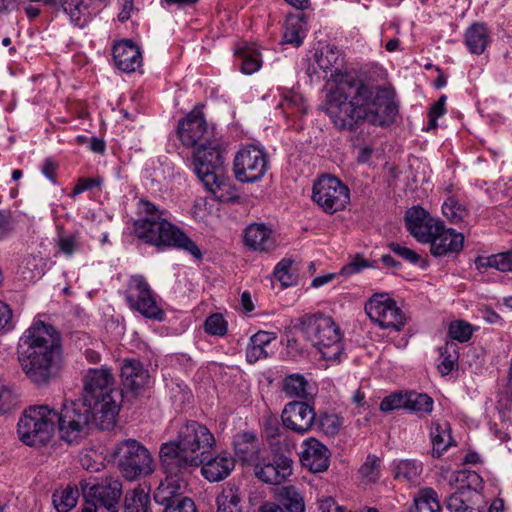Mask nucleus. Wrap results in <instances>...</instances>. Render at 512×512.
Masks as SVG:
<instances>
[{
    "label": "nucleus",
    "instance_id": "f257e3e1",
    "mask_svg": "<svg viewBox=\"0 0 512 512\" xmlns=\"http://www.w3.org/2000/svg\"><path fill=\"white\" fill-rule=\"evenodd\" d=\"M316 66L323 78L335 83L327 94L326 113L339 130L352 131L364 122L386 126L394 122L398 108L386 89H377L359 78L343 74V58L334 46H326L315 54Z\"/></svg>",
    "mask_w": 512,
    "mask_h": 512
},
{
    "label": "nucleus",
    "instance_id": "f03ea898",
    "mask_svg": "<svg viewBox=\"0 0 512 512\" xmlns=\"http://www.w3.org/2000/svg\"><path fill=\"white\" fill-rule=\"evenodd\" d=\"M62 347L59 332L50 324L35 321L20 337L18 358L27 377L46 384L57 373Z\"/></svg>",
    "mask_w": 512,
    "mask_h": 512
},
{
    "label": "nucleus",
    "instance_id": "7ed1b4c3",
    "mask_svg": "<svg viewBox=\"0 0 512 512\" xmlns=\"http://www.w3.org/2000/svg\"><path fill=\"white\" fill-rule=\"evenodd\" d=\"M171 428L176 431L175 438L163 443L159 452L163 469L174 475L190 474L210 455L215 438L197 421H173Z\"/></svg>",
    "mask_w": 512,
    "mask_h": 512
},
{
    "label": "nucleus",
    "instance_id": "20e7f679",
    "mask_svg": "<svg viewBox=\"0 0 512 512\" xmlns=\"http://www.w3.org/2000/svg\"><path fill=\"white\" fill-rule=\"evenodd\" d=\"M139 210L145 215L133 223L135 236L145 244L157 250L175 248L202 259V252L197 244L170 220V213L160 209L148 200L139 201Z\"/></svg>",
    "mask_w": 512,
    "mask_h": 512
},
{
    "label": "nucleus",
    "instance_id": "39448f33",
    "mask_svg": "<svg viewBox=\"0 0 512 512\" xmlns=\"http://www.w3.org/2000/svg\"><path fill=\"white\" fill-rule=\"evenodd\" d=\"M81 398L94 406L101 430L114 427L121 406L122 392L116 387L111 369L90 368L84 376Z\"/></svg>",
    "mask_w": 512,
    "mask_h": 512
},
{
    "label": "nucleus",
    "instance_id": "423d86ee",
    "mask_svg": "<svg viewBox=\"0 0 512 512\" xmlns=\"http://www.w3.org/2000/svg\"><path fill=\"white\" fill-rule=\"evenodd\" d=\"M293 329L301 332L326 361L337 362L343 353L339 327L334 320L322 314H305L292 321Z\"/></svg>",
    "mask_w": 512,
    "mask_h": 512
},
{
    "label": "nucleus",
    "instance_id": "0eeeda50",
    "mask_svg": "<svg viewBox=\"0 0 512 512\" xmlns=\"http://www.w3.org/2000/svg\"><path fill=\"white\" fill-rule=\"evenodd\" d=\"M96 414L92 403L81 397L65 401L56 419L60 438L68 444H75L89 434L93 424L100 429Z\"/></svg>",
    "mask_w": 512,
    "mask_h": 512
},
{
    "label": "nucleus",
    "instance_id": "6e6552de",
    "mask_svg": "<svg viewBox=\"0 0 512 512\" xmlns=\"http://www.w3.org/2000/svg\"><path fill=\"white\" fill-rule=\"evenodd\" d=\"M57 411L48 405L26 408L17 424L19 439L28 446L48 443L56 428Z\"/></svg>",
    "mask_w": 512,
    "mask_h": 512
},
{
    "label": "nucleus",
    "instance_id": "1a4fd4ad",
    "mask_svg": "<svg viewBox=\"0 0 512 512\" xmlns=\"http://www.w3.org/2000/svg\"><path fill=\"white\" fill-rule=\"evenodd\" d=\"M270 168L267 151L260 145H243L233 160V172L241 183L260 181Z\"/></svg>",
    "mask_w": 512,
    "mask_h": 512
},
{
    "label": "nucleus",
    "instance_id": "9d476101",
    "mask_svg": "<svg viewBox=\"0 0 512 512\" xmlns=\"http://www.w3.org/2000/svg\"><path fill=\"white\" fill-rule=\"evenodd\" d=\"M119 469L124 478L133 481L153 472V459L148 449L134 439H126L116 448Z\"/></svg>",
    "mask_w": 512,
    "mask_h": 512
},
{
    "label": "nucleus",
    "instance_id": "9b49d317",
    "mask_svg": "<svg viewBox=\"0 0 512 512\" xmlns=\"http://www.w3.org/2000/svg\"><path fill=\"white\" fill-rule=\"evenodd\" d=\"M125 299L132 310L139 312L145 318L163 320L164 311L158 305L156 295L144 276L133 275L130 277Z\"/></svg>",
    "mask_w": 512,
    "mask_h": 512
},
{
    "label": "nucleus",
    "instance_id": "f8f14e48",
    "mask_svg": "<svg viewBox=\"0 0 512 512\" xmlns=\"http://www.w3.org/2000/svg\"><path fill=\"white\" fill-rule=\"evenodd\" d=\"M83 497L110 512H118L122 483L118 477L89 478L81 482Z\"/></svg>",
    "mask_w": 512,
    "mask_h": 512
},
{
    "label": "nucleus",
    "instance_id": "ddd939ff",
    "mask_svg": "<svg viewBox=\"0 0 512 512\" xmlns=\"http://www.w3.org/2000/svg\"><path fill=\"white\" fill-rule=\"evenodd\" d=\"M312 200L326 213L343 210L350 201L349 188L338 178L325 175L313 184Z\"/></svg>",
    "mask_w": 512,
    "mask_h": 512
},
{
    "label": "nucleus",
    "instance_id": "4468645a",
    "mask_svg": "<svg viewBox=\"0 0 512 512\" xmlns=\"http://www.w3.org/2000/svg\"><path fill=\"white\" fill-rule=\"evenodd\" d=\"M365 312L382 329L400 331L406 322L395 300L387 294L373 295L365 304Z\"/></svg>",
    "mask_w": 512,
    "mask_h": 512
},
{
    "label": "nucleus",
    "instance_id": "2eb2a0df",
    "mask_svg": "<svg viewBox=\"0 0 512 512\" xmlns=\"http://www.w3.org/2000/svg\"><path fill=\"white\" fill-rule=\"evenodd\" d=\"M225 148L217 140L213 139L207 144H201L193 153L194 171L200 181L212 179L211 176L224 172Z\"/></svg>",
    "mask_w": 512,
    "mask_h": 512
},
{
    "label": "nucleus",
    "instance_id": "dca6fc26",
    "mask_svg": "<svg viewBox=\"0 0 512 512\" xmlns=\"http://www.w3.org/2000/svg\"><path fill=\"white\" fill-rule=\"evenodd\" d=\"M293 461L284 453L272 451L254 465L256 477L267 484L278 485L292 474Z\"/></svg>",
    "mask_w": 512,
    "mask_h": 512
},
{
    "label": "nucleus",
    "instance_id": "f3484780",
    "mask_svg": "<svg viewBox=\"0 0 512 512\" xmlns=\"http://www.w3.org/2000/svg\"><path fill=\"white\" fill-rule=\"evenodd\" d=\"M177 134L184 146L195 149L213 140L212 132L209 131L204 115L199 109H194L179 121Z\"/></svg>",
    "mask_w": 512,
    "mask_h": 512
},
{
    "label": "nucleus",
    "instance_id": "a211bd4d",
    "mask_svg": "<svg viewBox=\"0 0 512 512\" xmlns=\"http://www.w3.org/2000/svg\"><path fill=\"white\" fill-rule=\"evenodd\" d=\"M405 226L409 233L419 242L428 243L431 237L441 229L442 221L432 217L421 206H413L405 212Z\"/></svg>",
    "mask_w": 512,
    "mask_h": 512
},
{
    "label": "nucleus",
    "instance_id": "6ab92c4d",
    "mask_svg": "<svg viewBox=\"0 0 512 512\" xmlns=\"http://www.w3.org/2000/svg\"><path fill=\"white\" fill-rule=\"evenodd\" d=\"M283 426L290 431L304 435L311 431L315 419V409L304 401L287 403L281 413Z\"/></svg>",
    "mask_w": 512,
    "mask_h": 512
},
{
    "label": "nucleus",
    "instance_id": "aec40b11",
    "mask_svg": "<svg viewBox=\"0 0 512 512\" xmlns=\"http://www.w3.org/2000/svg\"><path fill=\"white\" fill-rule=\"evenodd\" d=\"M245 247L259 253H268L277 247L274 231L264 223H252L244 230Z\"/></svg>",
    "mask_w": 512,
    "mask_h": 512
},
{
    "label": "nucleus",
    "instance_id": "412c9836",
    "mask_svg": "<svg viewBox=\"0 0 512 512\" xmlns=\"http://www.w3.org/2000/svg\"><path fill=\"white\" fill-rule=\"evenodd\" d=\"M301 448L299 456L303 467L314 473L328 469L330 453L320 441L313 437L308 438L302 443Z\"/></svg>",
    "mask_w": 512,
    "mask_h": 512
},
{
    "label": "nucleus",
    "instance_id": "4be33fe9",
    "mask_svg": "<svg viewBox=\"0 0 512 512\" xmlns=\"http://www.w3.org/2000/svg\"><path fill=\"white\" fill-rule=\"evenodd\" d=\"M107 0H61L62 10L69 16L71 23L78 28H85L92 17L105 5Z\"/></svg>",
    "mask_w": 512,
    "mask_h": 512
},
{
    "label": "nucleus",
    "instance_id": "5701e85b",
    "mask_svg": "<svg viewBox=\"0 0 512 512\" xmlns=\"http://www.w3.org/2000/svg\"><path fill=\"white\" fill-rule=\"evenodd\" d=\"M430 252L435 257H442L449 253H459L464 246V236L453 229H447L441 223V229L431 237Z\"/></svg>",
    "mask_w": 512,
    "mask_h": 512
},
{
    "label": "nucleus",
    "instance_id": "b1692460",
    "mask_svg": "<svg viewBox=\"0 0 512 512\" xmlns=\"http://www.w3.org/2000/svg\"><path fill=\"white\" fill-rule=\"evenodd\" d=\"M115 66L125 72H135L142 64L139 47L132 40L125 39L117 42L112 49Z\"/></svg>",
    "mask_w": 512,
    "mask_h": 512
},
{
    "label": "nucleus",
    "instance_id": "393cba45",
    "mask_svg": "<svg viewBox=\"0 0 512 512\" xmlns=\"http://www.w3.org/2000/svg\"><path fill=\"white\" fill-rule=\"evenodd\" d=\"M201 473L209 482H219L227 478L235 467L234 458L227 454L221 453L213 458L203 461L201 464Z\"/></svg>",
    "mask_w": 512,
    "mask_h": 512
},
{
    "label": "nucleus",
    "instance_id": "a878e982",
    "mask_svg": "<svg viewBox=\"0 0 512 512\" xmlns=\"http://www.w3.org/2000/svg\"><path fill=\"white\" fill-rule=\"evenodd\" d=\"M121 378L123 385L133 393L139 392L144 388L149 380V372L146 370L140 360L127 358L121 365Z\"/></svg>",
    "mask_w": 512,
    "mask_h": 512
},
{
    "label": "nucleus",
    "instance_id": "bb28decb",
    "mask_svg": "<svg viewBox=\"0 0 512 512\" xmlns=\"http://www.w3.org/2000/svg\"><path fill=\"white\" fill-rule=\"evenodd\" d=\"M164 481L160 483L154 493V499L158 504L167 505L176 498H180L181 494L187 487L186 476L188 474L174 475L166 473Z\"/></svg>",
    "mask_w": 512,
    "mask_h": 512
},
{
    "label": "nucleus",
    "instance_id": "cd10ccee",
    "mask_svg": "<svg viewBox=\"0 0 512 512\" xmlns=\"http://www.w3.org/2000/svg\"><path fill=\"white\" fill-rule=\"evenodd\" d=\"M234 450L243 463L255 465L260 459V442L252 432L239 433L234 437Z\"/></svg>",
    "mask_w": 512,
    "mask_h": 512
},
{
    "label": "nucleus",
    "instance_id": "c85d7f7f",
    "mask_svg": "<svg viewBox=\"0 0 512 512\" xmlns=\"http://www.w3.org/2000/svg\"><path fill=\"white\" fill-rule=\"evenodd\" d=\"M276 338V333L269 331L260 330L253 334L250 337L249 343L246 347L247 362L253 364L258 360L266 359L271 354H273V351H271L269 348L271 343L275 341Z\"/></svg>",
    "mask_w": 512,
    "mask_h": 512
},
{
    "label": "nucleus",
    "instance_id": "c756f323",
    "mask_svg": "<svg viewBox=\"0 0 512 512\" xmlns=\"http://www.w3.org/2000/svg\"><path fill=\"white\" fill-rule=\"evenodd\" d=\"M212 179H204L201 182L216 200L222 203L235 201L238 196L230 179L224 176V172L214 174Z\"/></svg>",
    "mask_w": 512,
    "mask_h": 512
},
{
    "label": "nucleus",
    "instance_id": "7c9ffc66",
    "mask_svg": "<svg viewBox=\"0 0 512 512\" xmlns=\"http://www.w3.org/2000/svg\"><path fill=\"white\" fill-rule=\"evenodd\" d=\"M430 438L433 445L432 457L440 458L455 442L451 436L450 424L444 422H432Z\"/></svg>",
    "mask_w": 512,
    "mask_h": 512
},
{
    "label": "nucleus",
    "instance_id": "2f4dec72",
    "mask_svg": "<svg viewBox=\"0 0 512 512\" xmlns=\"http://www.w3.org/2000/svg\"><path fill=\"white\" fill-rule=\"evenodd\" d=\"M235 55L240 59V70L250 75L261 67L259 50L254 44L243 43L235 49Z\"/></svg>",
    "mask_w": 512,
    "mask_h": 512
},
{
    "label": "nucleus",
    "instance_id": "473e14b6",
    "mask_svg": "<svg viewBox=\"0 0 512 512\" xmlns=\"http://www.w3.org/2000/svg\"><path fill=\"white\" fill-rule=\"evenodd\" d=\"M488 43L489 33L483 23H475L466 30L465 44L471 53L477 55L482 54Z\"/></svg>",
    "mask_w": 512,
    "mask_h": 512
},
{
    "label": "nucleus",
    "instance_id": "72a5a7b5",
    "mask_svg": "<svg viewBox=\"0 0 512 512\" xmlns=\"http://www.w3.org/2000/svg\"><path fill=\"white\" fill-rule=\"evenodd\" d=\"M217 512H243L242 494L236 486H226L216 498Z\"/></svg>",
    "mask_w": 512,
    "mask_h": 512
},
{
    "label": "nucleus",
    "instance_id": "f704fd0d",
    "mask_svg": "<svg viewBox=\"0 0 512 512\" xmlns=\"http://www.w3.org/2000/svg\"><path fill=\"white\" fill-rule=\"evenodd\" d=\"M123 512H150L149 491L142 486L127 491L124 498Z\"/></svg>",
    "mask_w": 512,
    "mask_h": 512
},
{
    "label": "nucleus",
    "instance_id": "c9c22d12",
    "mask_svg": "<svg viewBox=\"0 0 512 512\" xmlns=\"http://www.w3.org/2000/svg\"><path fill=\"white\" fill-rule=\"evenodd\" d=\"M395 479L407 483H416L422 473V463L415 459L394 461Z\"/></svg>",
    "mask_w": 512,
    "mask_h": 512
},
{
    "label": "nucleus",
    "instance_id": "e433bc0d",
    "mask_svg": "<svg viewBox=\"0 0 512 512\" xmlns=\"http://www.w3.org/2000/svg\"><path fill=\"white\" fill-rule=\"evenodd\" d=\"M473 496L474 493L469 489L458 487L456 492L447 497L446 508L450 512H482L471 505Z\"/></svg>",
    "mask_w": 512,
    "mask_h": 512
},
{
    "label": "nucleus",
    "instance_id": "4c0bfd02",
    "mask_svg": "<svg viewBox=\"0 0 512 512\" xmlns=\"http://www.w3.org/2000/svg\"><path fill=\"white\" fill-rule=\"evenodd\" d=\"M441 505L437 492L432 488L421 489L414 499L409 512H440Z\"/></svg>",
    "mask_w": 512,
    "mask_h": 512
},
{
    "label": "nucleus",
    "instance_id": "58836bf2",
    "mask_svg": "<svg viewBox=\"0 0 512 512\" xmlns=\"http://www.w3.org/2000/svg\"><path fill=\"white\" fill-rule=\"evenodd\" d=\"M278 498L288 512H305L302 494L294 486H283L279 489Z\"/></svg>",
    "mask_w": 512,
    "mask_h": 512
},
{
    "label": "nucleus",
    "instance_id": "ea45409f",
    "mask_svg": "<svg viewBox=\"0 0 512 512\" xmlns=\"http://www.w3.org/2000/svg\"><path fill=\"white\" fill-rule=\"evenodd\" d=\"M406 409L416 413L429 415L433 411L434 401L426 393L416 391L405 392Z\"/></svg>",
    "mask_w": 512,
    "mask_h": 512
},
{
    "label": "nucleus",
    "instance_id": "a19ab883",
    "mask_svg": "<svg viewBox=\"0 0 512 512\" xmlns=\"http://www.w3.org/2000/svg\"><path fill=\"white\" fill-rule=\"evenodd\" d=\"M279 106L285 114L293 117H302L307 113L303 96L293 91H289L283 96Z\"/></svg>",
    "mask_w": 512,
    "mask_h": 512
},
{
    "label": "nucleus",
    "instance_id": "79ce46f5",
    "mask_svg": "<svg viewBox=\"0 0 512 512\" xmlns=\"http://www.w3.org/2000/svg\"><path fill=\"white\" fill-rule=\"evenodd\" d=\"M78 497V489L76 487L68 486L53 494V505L58 512H69L76 506Z\"/></svg>",
    "mask_w": 512,
    "mask_h": 512
},
{
    "label": "nucleus",
    "instance_id": "37998d69",
    "mask_svg": "<svg viewBox=\"0 0 512 512\" xmlns=\"http://www.w3.org/2000/svg\"><path fill=\"white\" fill-rule=\"evenodd\" d=\"M308 382L301 374L295 373L285 377L283 391L289 397L305 398L307 396Z\"/></svg>",
    "mask_w": 512,
    "mask_h": 512
},
{
    "label": "nucleus",
    "instance_id": "c03bdc74",
    "mask_svg": "<svg viewBox=\"0 0 512 512\" xmlns=\"http://www.w3.org/2000/svg\"><path fill=\"white\" fill-rule=\"evenodd\" d=\"M441 362L438 364V369L442 375H448L457 366L459 353L458 346L453 342H447L444 347L440 349Z\"/></svg>",
    "mask_w": 512,
    "mask_h": 512
},
{
    "label": "nucleus",
    "instance_id": "a18cd8bd",
    "mask_svg": "<svg viewBox=\"0 0 512 512\" xmlns=\"http://www.w3.org/2000/svg\"><path fill=\"white\" fill-rule=\"evenodd\" d=\"M449 482L450 484H452V482H459V487H465V489H469L474 493V496L477 495V490L482 487V479L480 475L475 471L453 472L450 476Z\"/></svg>",
    "mask_w": 512,
    "mask_h": 512
},
{
    "label": "nucleus",
    "instance_id": "49530a36",
    "mask_svg": "<svg viewBox=\"0 0 512 512\" xmlns=\"http://www.w3.org/2000/svg\"><path fill=\"white\" fill-rule=\"evenodd\" d=\"M443 215L452 223H459L468 215V210L455 198L449 197L442 205Z\"/></svg>",
    "mask_w": 512,
    "mask_h": 512
},
{
    "label": "nucleus",
    "instance_id": "de8ad7c7",
    "mask_svg": "<svg viewBox=\"0 0 512 512\" xmlns=\"http://www.w3.org/2000/svg\"><path fill=\"white\" fill-rule=\"evenodd\" d=\"M305 37V32L302 28L301 21L299 19H289L286 22L285 31L283 34L284 41L288 44L300 46Z\"/></svg>",
    "mask_w": 512,
    "mask_h": 512
},
{
    "label": "nucleus",
    "instance_id": "09e8293b",
    "mask_svg": "<svg viewBox=\"0 0 512 512\" xmlns=\"http://www.w3.org/2000/svg\"><path fill=\"white\" fill-rule=\"evenodd\" d=\"M473 332L474 327L464 320L452 321L448 327L449 336L461 343L469 341Z\"/></svg>",
    "mask_w": 512,
    "mask_h": 512
},
{
    "label": "nucleus",
    "instance_id": "8fccbe9b",
    "mask_svg": "<svg viewBox=\"0 0 512 512\" xmlns=\"http://www.w3.org/2000/svg\"><path fill=\"white\" fill-rule=\"evenodd\" d=\"M57 246L59 251L65 256L71 257L74 253L78 252L81 247L79 234L73 233L69 235H59Z\"/></svg>",
    "mask_w": 512,
    "mask_h": 512
},
{
    "label": "nucleus",
    "instance_id": "3c124183",
    "mask_svg": "<svg viewBox=\"0 0 512 512\" xmlns=\"http://www.w3.org/2000/svg\"><path fill=\"white\" fill-rule=\"evenodd\" d=\"M228 323L219 313L210 315L204 323V331L212 336H224L227 333Z\"/></svg>",
    "mask_w": 512,
    "mask_h": 512
},
{
    "label": "nucleus",
    "instance_id": "603ef678",
    "mask_svg": "<svg viewBox=\"0 0 512 512\" xmlns=\"http://www.w3.org/2000/svg\"><path fill=\"white\" fill-rule=\"evenodd\" d=\"M293 260L290 258H283L274 268L275 278L284 286L288 287L293 285L294 276L290 272L292 268Z\"/></svg>",
    "mask_w": 512,
    "mask_h": 512
},
{
    "label": "nucleus",
    "instance_id": "864d4df0",
    "mask_svg": "<svg viewBox=\"0 0 512 512\" xmlns=\"http://www.w3.org/2000/svg\"><path fill=\"white\" fill-rule=\"evenodd\" d=\"M18 405L17 396L0 380V414H6Z\"/></svg>",
    "mask_w": 512,
    "mask_h": 512
},
{
    "label": "nucleus",
    "instance_id": "5fc2aeb1",
    "mask_svg": "<svg viewBox=\"0 0 512 512\" xmlns=\"http://www.w3.org/2000/svg\"><path fill=\"white\" fill-rule=\"evenodd\" d=\"M487 265H491V267L501 271V272H511L512 271V250L498 253L496 255H492L488 257L486 260Z\"/></svg>",
    "mask_w": 512,
    "mask_h": 512
},
{
    "label": "nucleus",
    "instance_id": "6e6d98bb",
    "mask_svg": "<svg viewBox=\"0 0 512 512\" xmlns=\"http://www.w3.org/2000/svg\"><path fill=\"white\" fill-rule=\"evenodd\" d=\"M406 409L405 392H394L386 396L380 403V410L389 412L395 409Z\"/></svg>",
    "mask_w": 512,
    "mask_h": 512
},
{
    "label": "nucleus",
    "instance_id": "4d7b16f0",
    "mask_svg": "<svg viewBox=\"0 0 512 512\" xmlns=\"http://www.w3.org/2000/svg\"><path fill=\"white\" fill-rule=\"evenodd\" d=\"M163 512H197V508L191 498L180 497L168 503Z\"/></svg>",
    "mask_w": 512,
    "mask_h": 512
},
{
    "label": "nucleus",
    "instance_id": "13d9d810",
    "mask_svg": "<svg viewBox=\"0 0 512 512\" xmlns=\"http://www.w3.org/2000/svg\"><path fill=\"white\" fill-rule=\"evenodd\" d=\"M319 424L325 434L335 435L340 430L342 420L335 414H324L320 416Z\"/></svg>",
    "mask_w": 512,
    "mask_h": 512
},
{
    "label": "nucleus",
    "instance_id": "bf43d9fd",
    "mask_svg": "<svg viewBox=\"0 0 512 512\" xmlns=\"http://www.w3.org/2000/svg\"><path fill=\"white\" fill-rule=\"evenodd\" d=\"M379 459L369 455L360 468L361 475L369 481H376L379 477Z\"/></svg>",
    "mask_w": 512,
    "mask_h": 512
},
{
    "label": "nucleus",
    "instance_id": "052dcab7",
    "mask_svg": "<svg viewBox=\"0 0 512 512\" xmlns=\"http://www.w3.org/2000/svg\"><path fill=\"white\" fill-rule=\"evenodd\" d=\"M103 183V178L100 176L93 177V178H86L82 177L79 178L77 181V184L73 188L72 196L81 194L87 190L93 189V188H100Z\"/></svg>",
    "mask_w": 512,
    "mask_h": 512
},
{
    "label": "nucleus",
    "instance_id": "680f3d73",
    "mask_svg": "<svg viewBox=\"0 0 512 512\" xmlns=\"http://www.w3.org/2000/svg\"><path fill=\"white\" fill-rule=\"evenodd\" d=\"M368 267H372L368 260L361 256H356L352 261L341 268L340 274L343 276H351Z\"/></svg>",
    "mask_w": 512,
    "mask_h": 512
},
{
    "label": "nucleus",
    "instance_id": "e2e57ef3",
    "mask_svg": "<svg viewBox=\"0 0 512 512\" xmlns=\"http://www.w3.org/2000/svg\"><path fill=\"white\" fill-rule=\"evenodd\" d=\"M388 248L396 255L410 263L415 264L420 259V256L414 250L404 247L399 243L391 242L388 244Z\"/></svg>",
    "mask_w": 512,
    "mask_h": 512
},
{
    "label": "nucleus",
    "instance_id": "0e129e2a",
    "mask_svg": "<svg viewBox=\"0 0 512 512\" xmlns=\"http://www.w3.org/2000/svg\"><path fill=\"white\" fill-rule=\"evenodd\" d=\"M446 100V95L440 96L439 99L430 108L429 115L433 116L434 118L443 116L446 113Z\"/></svg>",
    "mask_w": 512,
    "mask_h": 512
},
{
    "label": "nucleus",
    "instance_id": "69168bd1",
    "mask_svg": "<svg viewBox=\"0 0 512 512\" xmlns=\"http://www.w3.org/2000/svg\"><path fill=\"white\" fill-rule=\"evenodd\" d=\"M11 318L12 310L6 303L0 301V331L8 326Z\"/></svg>",
    "mask_w": 512,
    "mask_h": 512
},
{
    "label": "nucleus",
    "instance_id": "338daca9",
    "mask_svg": "<svg viewBox=\"0 0 512 512\" xmlns=\"http://www.w3.org/2000/svg\"><path fill=\"white\" fill-rule=\"evenodd\" d=\"M57 165L51 159H46L43 167L42 173L52 182H55V173H56Z\"/></svg>",
    "mask_w": 512,
    "mask_h": 512
},
{
    "label": "nucleus",
    "instance_id": "774afa93",
    "mask_svg": "<svg viewBox=\"0 0 512 512\" xmlns=\"http://www.w3.org/2000/svg\"><path fill=\"white\" fill-rule=\"evenodd\" d=\"M335 501L331 497H326L317 501L315 512H333Z\"/></svg>",
    "mask_w": 512,
    "mask_h": 512
}]
</instances>
